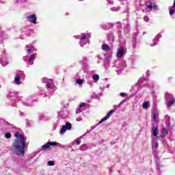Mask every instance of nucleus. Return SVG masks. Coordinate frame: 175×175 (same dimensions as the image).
<instances>
[{
  "label": "nucleus",
  "mask_w": 175,
  "mask_h": 175,
  "mask_svg": "<svg viewBox=\"0 0 175 175\" xmlns=\"http://www.w3.org/2000/svg\"><path fill=\"white\" fill-rule=\"evenodd\" d=\"M35 50V47L31 45H27L26 46V51L27 54H31V53H33V51Z\"/></svg>",
  "instance_id": "nucleus-22"
},
{
  "label": "nucleus",
  "mask_w": 175,
  "mask_h": 175,
  "mask_svg": "<svg viewBox=\"0 0 175 175\" xmlns=\"http://www.w3.org/2000/svg\"><path fill=\"white\" fill-rule=\"evenodd\" d=\"M120 9H121L120 7H113L110 10L112 12H118V10H120Z\"/></svg>",
  "instance_id": "nucleus-36"
},
{
  "label": "nucleus",
  "mask_w": 175,
  "mask_h": 175,
  "mask_svg": "<svg viewBox=\"0 0 175 175\" xmlns=\"http://www.w3.org/2000/svg\"><path fill=\"white\" fill-rule=\"evenodd\" d=\"M51 146H57V147H59L61 146V144L59 143H57V142H47L46 144H45L44 145H43L42 147H41V150L42 151H44L46 150H47Z\"/></svg>",
  "instance_id": "nucleus-7"
},
{
  "label": "nucleus",
  "mask_w": 175,
  "mask_h": 175,
  "mask_svg": "<svg viewBox=\"0 0 175 175\" xmlns=\"http://www.w3.org/2000/svg\"><path fill=\"white\" fill-rule=\"evenodd\" d=\"M170 16H173L175 14V0H174V3L172 7H169Z\"/></svg>",
  "instance_id": "nucleus-24"
},
{
  "label": "nucleus",
  "mask_w": 175,
  "mask_h": 175,
  "mask_svg": "<svg viewBox=\"0 0 175 175\" xmlns=\"http://www.w3.org/2000/svg\"><path fill=\"white\" fill-rule=\"evenodd\" d=\"M152 133H153V136H158V133H159V129H158V126H153L152 129Z\"/></svg>",
  "instance_id": "nucleus-25"
},
{
  "label": "nucleus",
  "mask_w": 175,
  "mask_h": 175,
  "mask_svg": "<svg viewBox=\"0 0 175 175\" xmlns=\"http://www.w3.org/2000/svg\"><path fill=\"white\" fill-rule=\"evenodd\" d=\"M162 38V35L161 33L157 34L154 39H153L152 42L153 43L150 44L151 47H154V46H157L158 44V42H159V39Z\"/></svg>",
  "instance_id": "nucleus-16"
},
{
  "label": "nucleus",
  "mask_w": 175,
  "mask_h": 175,
  "mask_svg": "<svg viewBox=\"0 0 175 175\" xmlns=\"http://www.w3.org/2000/svg\"><path fill=\"white\" fill-rule=\"evenodd\" d=\"M77 84H83V80L82 79H77Z\"/></svg>",
  "instance_id": "nucleus-40"
},
{
  "label": "nucleus",
  "mask_w": 175,
  "mask_h": 175,
  "mask_svg": "<svg viewBox=\"0 0 175 175\" xmlns=\"http://www.w3.org/2000/svg\"><path fill=\"white\" fill-rule=\"evenodd\" d=\"M126 102V100H123L122 101H121L118 105H113V109H111L112 111H113V113H116V111H117V109H118L119 107H121V106H122V105H124V103Z\"/></svg>",
  "instance_id": "nucleus-21"
},
{
  "label": "nucleus",
  "mask_w": 175,
  "mask_h": 175,
  "mask_svg": "<svg viewBox=\"0 0 175 175\" xmlns=\"http://www.w3.org/2000/svg\"><path fill=\"white\" fill-rule=\"evenodd\" d=\"M114 113V111L110 110L106 115L105 117H104L99 122L98 125L102 124V122L106 121V120H109L111 116Z\"/></svg>",
  "instance_id": "nucleus-18"
},
{
  "label": "nucleus",
  "mask_w": 175,
  "mask_h": 175,
  "mask_svg": "<svg viewBox=\"0 0 175 175\" xmlns=\"http://www.w3.org/2000/svg\"><path fill=\"white\" fill-rule=\"evenodd\" d=\"M92 77L94 83H98V81H99V75L95 74Z\"/></svg>",
  "instance_id": "nucleus-29"
},
{
  "label": "nucleus",
  "mask_w": 175,
  "mask_h": 175,
  "mask_svg": "<svg viewBox=\"0 0 175 175\" xmlns=\"http://www.w3.org/2000/svg\"><path fill=\"white\" fill-rule=\"evenodd\" d=\"M59 117H61V118H66V117H67L66 113H65L62 111L59 112Z\"/></svg>",
  "instance_id": "nucleus-35"
},
{
  "label": "nucleus",
  "mask_w": 175,
  "mask_h": 175,
  "mask_svg": "<svg viewBox=\"0 0 175 175\" xmlns=\"http://www.w3.org/2000/svg\"><path fill=\"white\" fill-rule=\"evenodd\" d=\"M149 105H150V102L146 101V102L143 103L142 107H143V109H148V107H150Z\"/></svg>",
  "instance_id": "nucleus-30"
},
{
  "label": "nucleus",
  "mask_w": 175,
  "mask_h": 175,
  "mask_svg": "<svg viewBox=\"0 0 175 175\" xmlns=\"http://www.w3.org/2000/svg\"><path fill=\"white\" fill-rule=\"evenodd\" d=\"M165 100L167 102V107H170L173 106L175 103V98L172 94L169 93H165Z\"/></svg>",
  "instance_id": "nucleus-6"
},
{
  "label": "nucleus",
  "mask_w": 175,
  "mask_h": 175,
  "mask_svg": "<svg viewBox=\"0 0 175 175\" xmlns=\"http://www.w3.org/2000/svg\"><path fill=\"white\" fill-rule=\"evenodd\" d=\"M72 129V124L69 122H66L65 125H63L60 131L59 135H62L66 131H70Z\"/></svg>",
  "instance_id": "nucleus-8"
},
{
  "label": "nucleus",
  "mask_w": 175,
  "mask_h": 175,
  "mask_svg": "<svg viewBox=\"0 0 175 175\" xmlns=\"http://www.w3.org/2000/svg\"><path fill=\"white\" fill-rule=\"evenodd\" d=\"M25 74L24 71H17L16 75L14 77V83L16 85H20L21 84V80H25Z\"/></svg>",
  "instance_id": "nucleus-5"
},
{
  "label": "nucleus",
  "mask_w": 175,
  "mask_h": 175,
  "mask_svg": "<svg viewBox=\"0 0 175 175\" xmlns=\"http://www.w3.org/2000/svg\"><path fill=\"white\" fill-rule=\"evenodd\" d=\"M27 21H29L33 24H36V20H38V18L36 17V15L33 14L27 15Z\"/></svg>",
  "instance_id": "nucleus-13"
},
{
  "label": "nucleus",
  "mask_w": 175,
  "mask_h": 175,
  "mask_svg": "<svg viewBox=\"0 0 175 175\" xmlns=\"http://www.w3.org/2000/svg\"><path fill=\"white\" fill-rule=\"evenodd\" d=\"M116 68L118 69V70H120V72H122V70L126 68V62H125V60L120 62Z\"/></svg>",
  "instance_id": "nucleus-12"
},
{
  "label": "nucleus",
  "mask_w": 175,
  "mask_h": 175,
  "mask_svg": "<svg viewBox=\"0 0 175 175\" xmlns=\"http://www.w3.org/2000/svg\"><path fill=\"white\" fill-rule=\"evenodd\" d=\"M5 137L6 139H10L12 137V135H10V133H7L5 134Z\"/></svg>",
  "instance_id": "nucleus-39"
},
{
  "label": "nucleus",
  "mask_w": 175,
  "mask_h": 175,
  "mask_svg": "<svg viewBox=\"0 0 175 175\" xmlns=\"http://www.w3.org/2000/svg\"><path fill=\"white\" fill-rule=\"evenodd\" d=\"M66 16H68V14H69L66 13Z\"/></svg>",
  "instance_id": "nucleus-51"
},
{
  "label": "nucleus",
  "mask_w": 175,
  "mask_h": 175,
  "mask_svg": "<svg viewBox=\"0 0 175 175\" xmlns=\"http://www.w3.org/2000/svg\"><path fill=\"white\" fill-rule=\"evenodd\" d=\"M144 21H146V23H148V21H150V18H148V16H144Z\"/></svg>",
  "instance_id": "nucleus-41"
},
{
  "label": "nucleus",
  "mask_w": 175,
  "mask_h": 175,
  "mask_svg": "<svg viewBox=\"0 0 175 175\" xmlns=\"http://www.w3.org/2000/svg\"><path fill=\"white\" fill-rule=\"evenodd\" d=\"M77 121H81V118H77Z\"/></svg>",
  "instance_id": "nucleus-46"
},
{
  "label": "nucleus",
  "mask_w": 175,
  "mask_h": 175,
  "mask_svg": "<svg viewBox=\"0 0 175 175\" xmlns=\"http://www.w3.org/2000/svg\"><path fill=\"white\" fill-rule=\"evenodd\" d=\"M169 133V131H167V129L163 128L162 129V131H161V137H166V136H167Z\"/></svg>",
  "instance_id": "nucleus-26"
},
{
  "label": "nucleus",
  "mask_w": 175,
  "mask_h": 175,
  "mask_svg": "<svg viewBox=\"0 0 175 175\" xmlns=\"http://www.w3.org/2000/svg\"><path fill=\"white\" fill-rule=\"evenodd\" d=\"M85 134H84L83 135L77 138L76 139H75L73 142H72V144H77V146H79V144H81V140H80L81 139H83V137H84Z\"/></svg>",
  "instance_id": "nucleus-23"
},
{
  "label": "nucleus",
  "mask_w": 175,
  "mask_h": 175,
  "mask_svg": "<svg viewBox=\"0 0 175 175\" xmlns=\"http://www.w3.org/2000/svg\"><path fill=\"white\" fill-rule=\"evenodd\" d=\"M124 29L125 32H129V31H131V25L129 24H124Z\"/></svg>",
  "instance_id": "nucleus-28"
},
{
  "label": "nucleus",
  "mask_w": 175,
  "mask_h": 175,
  "mask_svg": "<svg viewBox=\"0 0 175 175\" xmlns=\"http://www.w3.org/2000/svg\"><path fill=\"white\" fill-rule=\"evenodd\" d=\"M87 62H88L87 57H84L81 62V64H82L83 66H86Z\"/></svg>",
  "instance_id": "nucleus-34"
},
{
  "label": "nucleus",
  "mask_w": 175,
  "mask_h": 175,
  "mask_svg": "<svg viewBox=\"0 0 175 175\" xmlns=\"http://www.w3.org/2000/svg\"><path fill=\"white\" fill-rule=\"evenodd\" d=\"M0 63L1 64L2 66H6L8 64H9V62H8L6 55L3 53L1 57H0Z\"/></svg>",
  "instance_id": "nucleus-14"
},
{
  "label": "nucleus",
  "mask_w": 175,
  "mask_h": 175,
  "mask_svg": "<svg viewBox=\"0 0 175 175\" xmlns=\"http://www.w3.org/2000/svg\"><path fill=\"white\" fill-rule=\"evenodd\" d=\"M18 96V94H17V93L14 92H10L8 94V98L10 100H12V102H13V100H14V99H16V98Z\"/></svg>",
  "instance_id": "nucleus-20"
},
{
  "label": "nucleus",
  "mask_w": 175,
  "mask_h": 175,
  "mask_svg": "<svg viewBox=\"0 0 175 175\" xmlns=\"http://www.w3.org/2000/svg\"><path fill=\"white\" fill-rule=\"evenodd\" d=\"M102 50H103L104 51H107L110 50V46L106 44H103L102 45Z\"/></svg>",
  "instance_id": "nucleus-31"
},
{
  "label": "nucleus",
  "mask_w": 175,
  "mask_h": 175,
  "mask_svg": "<svg viewBox=\"0 0 175 175\" xmlns=\"http://www.w3.org/2000/svg\"><path fill=\"white\" fill-rule=\"evenodd\" d=\"M16 139L12 144V151L14 155L18 157H24L25 154V137L23 134L17 132L14 135Z\"/></svg>",
  "instance_id": "nucleus-1"
},
{
  "label": "nucleus",
  "mask_w": 175,
  "mask_h": 175,
  "mask_svg": "<svg viewBox=\"0 0 175 175\" xmlns=\"http://www.w3.org/2000/svg\"><path fill=\"white\" fill-rule=\"evenodd\" d=\"M120 96L124 97V96H125V95H126V93L121 92L120 94Z\"/></svg>",
  "instance_id": "nucleus-43"
},
{
  "label": "nucleus",
  "mask_w": 175,
  "mask_h": 175,
  "mask_svg": "<svg viewBox=\"0 0 175 175\" xmlns=\"http://www.w3.org/2000/svg\"><path fill=\"white\" fill-rule=\"evenodd\" d=\"M157 170H159V172H160L161 170L159 169V167H158V168H157Z\"/></svg>",
  "instance_id": "nucleus-50"
},
{
  "label": "nucleus",
  "mask_w": 175,
  "mask_h": 175,
  "mask_svg": "<svg viewBox=\"0 0 175 175\" xmlns=\"http://www.w3.org/2000/svg\"><path fill=\"white\" fill-rule=\"evenodd\" d=\"M0 121H2V119H0Z\"/></svg>",
  "instance_id": "nucleus-52"
},
{
  "label": "nucleus",
  "mask_w": 175,
  "mask_h": 175,
  "mask_svg": "<svg viewBox=\"0 0 175 175\" xmlns=\"http://www.w3.org/2000/svg\"><path fill=\"white\" fill-rule=\"evenodd\" d=\"M89 84H90V85L91 87H92V85H94V83H92V82H89Z\"/></svg>",
  "instance_id": "nucleus-48"
},
{
  "label": "nucleus",
  "mask_w": 175,
  "mask_h": 175,
  "mask_svg": "<svg viewBox=\"0 0 175 175\" xmlns=\"http://www.w3.org/2000/svg\"><path fill=\"white\" fill-rule=\"evenodd\" d=\"M79 1H83V0H79Z\"/></svg>",
  "instance_id": "nucleus-53"
},
{
  "label": "nucleus",
  "mask_w": 175,
  "mask_h": 175,
  "mask_svg": "<svg viewBox=\"0 0 175 175\" xmlns=\"http://www.w3.org/2000/svg\"><path fill=\"white\" fill-rule=\"evenodd\" d=\"M42 83H46V87L48 91L51 92H54L55 91V86L54 85V81L52 79H49L47 78H44L42 80Z\"/></svg>",
  "instance_id": "nucleus-4"
},
{
  "label": "nucleus",
  "mask_w": 175,
  "mask_h": 175,
  "mask_svg": "<svg viewBox=\"0 0 175 175\" xmlns=\"http://www.w3.org/2000/svg\"><path fill=\"white\" fill-rule=\"evenodd\" d=\"M146 6L148 8V9H154V10H159L158 5L154 4V3L146 2Z\"/></svg>",
  "instance_id": "nucleus-15"
},
{
  "label": "nucleus",
  "mask_w": 175,
  "mask_h": 175,
  "mask_svg": "<svg viewBox=\"0 0 175 175\" xmlns=\"http://www.w3.org/2000/svg\"><path fill=\"white\" fill-rule=\"evenodd\" d=\"M87 35L86 33H83L81 35L74 36L73 38L79 40V44L81 47H84L88 43Z\"/></svg>",
  "instance_id": "nucleus-3"
},
{
  "label": "nucleus",
  "mask_w": 175,
  "mask_h": 175,
  "mask_svg": "<svg viewBox=\"0 0 175 175\" xmlns=\"http://www.w3.org/2000/svg\"><path fill=\"white\" fill-rule=\"evenodd\" d=\"M26 124L28 125V124H29V120H26Z\"/></svg>",
  "instance_id": "nucleus-49"
},
{
  "label": "nucleus",
  "mask_w": 175,
  "mask_h": 175,
  "mask_svg": "<svg viewBox=\"0 0 175 175\" xmlns=\"http://www.w3.org/2000/svg\"><path fill=\"white\" fill-rule=\"evenodd\" d=\"M86 106H87V104H85L84 103H81L79 105V107L78 108H77V109H76L77 114H79V113H81V111L85 110Z\"/></svg>",
  "instance_id": "nucleus-17"
},
{
  "label": "nucleus",
  "mask_w": 175,
  "mask_h": 175,
  "mask_svg": "<svg viewBox=\"0 0 175 175\" xmlns=\"http://www.w3.org/2000/svg\"><path fill=\"white\" fill-rule=\"evenodd\" d=\"M132 47L135 49H137V42L136 40V38L133 39Z\"/></svg>",
  "instance_id": "nucleus-32"
},
{
  "label": "nucleus",
  "mask_w": 175,
  "mask_h": 175,
  "mask_svg": "<svg viewBox=\"0 0 175 175\" xmlns=\"http://www.w3.org/2000/svg\"><path fill=\"white\" fill-rule=\"evenodd\" d=\"M109 5H113V1L107 0Z\"/></svg>",
  "instance_id": "nucleus-45"
},
{
  "label": "nucleus",
  "mask_w": 175,
  "mask_h": 175,
  "mask_svg": "<svg viewBox=\"0 0 175 175\" xmlns=\"http://www.w3.org/2000/svg\"><path fill=\"white\" fill-rule=\"evenodd\" d=\"M108 40L110 43H113L114 42V34H113V33L109 32L108 33Z\"/></svg>",
  "instance_id": "nucleus-27"
},
{
  "label": "nucleus",
  "mask_w": 175,
  "mask_h": 175,
  "mask_svg": "<svg viewBox=\"0 0 175 175\" xmlns=\"http://www.w3.org/2000/svg\"><path fill=\"white\" fill-rule=\"evenodd\" d=\"M100 96V94H96V93L94 92L91 96L92 99H98Z\"/></svg>",
  "instance_id": "nucleus-33"
},
{
  "label": "nucleus",
  "mask_w": 175,
  "mask_h": 175,
  "mask_svg": "<svg viewBox=\"0 0 175 175\" xmlns=\"http://www.w3.org/2000/svg\"><path fill=\"white\" fill-rule=\"evenodd\" d=\"M152 121L154 122H157V121H158V118H157V113H153V118H152Z\"/></svg>",
  "instance_id": "nucleus-38"
},
{
  "label": "nucleus",
  "mask_w": 175,
  "mask_h": 175,
  "mask_svg": "<svg viewBox=\"0 0 175 175\" xmlns=\"http://www.w3.org/2000/svg\"><path fill=\"white\" fill-rule=\"evenodd\" d=\"M35 61V54L31 55L29 57V60L27 62V68H29V66L33 65V62Z\"/></svg>",
  "instance_id": "nucleus-19"
},
{
  "label": "nucleus",
  "mask_w": 175,
  "mask_h": 175,
  "mask_svg": "<svg viewBox=\"0 0 175 175\" xmlns=\"http://www.w3.org/2000/svg\"><path fill=\"white\" fill-rule=\"evenodd\" d=\"M125 54V48L124 46H120L118 49V52L116 54L117 58H122Z\"/></svg>",
  "instance_id": "nucleus-11"
},
{
  "label": "nucleus",
  "mask_w": 175,
  "mask_h": 175,
  "mask_svg": "<svg viewBox=\"0 0 175 175\" xmlns=\"http://www.w3.org/2000/svg\"><path fill=\"white\" fill-rule=\"evenodd\" d=\"M144 81H146V79H144V77H142L138 80L137 84L133 87V89L135 90V91H136V92L140 91V88L143 87V83H144Z\"/></svg>",
  "instance_id": "nucleus-10"
},
{
  "label": "nucleus",
  "mask_w": 175,
  "mask_h": 175,
  "mask_svg": "<svg viewBox=\"0 0 175 175\" xmlns=\"http://www.w3.org/2000/svg\"><path fill=\"white\" fill-rule=\"evenodd\" d=\"M48 166H54V165H55V163H54V161H49L47 163Z\"/></svg>",
  "instance_id": "nucleus-37"
},
{
  "label": "nucleus",
  "mask_w": 175,
  "mask_h": 175,
  "mask_svg": "<svg viewBox=\"0 0 175 175\" xmlns=\"http://www.w3.org/2000/svg\"><path fill=\"white\" fill-rule=\"evenodd\" d=\"M81 150L82 151H84V150H87V146L83 145L82 147L81 148Z\"/></svg>",
  "instance_id": "nucleus-42"
},
{
  "label": "nucleus",
  "mask_w": 175,
  "mask_h": 175,
  "mask_svg": "<svg viewBox=\"0 0 175 175\" xmlns=\"http://www.w3.org/2000/svg\"><path fill=\"white\" fill-rule=\"evenodd\" d=\"M117 67V61L111 59V55H107L104 59V68L107 70L109 68Z\"/></svg>",
  "instance_id": "nucleus-2"
},
{
  "label": "nucleus",
  "mask_w": 175,
  "mask_h": 175,
  "mask_svg": "<svg viewBox=\"0 0 175 175\" xmlns=\"http://www.w3.org/2000/svg\"><path fill=\"white\" fill-rule=\"evenodd\" d=\"M146 75H147L148 76H150V70H147V71H146Z\"/></svg>",
  "instance_id": "nucleus-47"
},
{
  "label": "nucleus",
  "mask_w": 175,
  "mask_h": 175,
  "mask_svg": "<svg viewBox=\"0 0 175 175\" xmlns=\"http://www.w3.org/2000/svg\"><path fill=\"white\" fill-rule=\"evenodd\" d=\"M158 141H157V139H153L152 144V154L154 155V157H158Z\"/></svg>",
  "instance_id": "nucleus-9"
},
{
  "label": "nucleus",
  "mask_w": 175,
  "mask_h": 175,
  "mask_svg": "<svg viewBox=\"0 0 175 175\" xmlns=\"http://www.w3.org/2000/svg\"><path fill=\"white\" fill-rule=\"evenodd\" d=\"M39 118H40V120H43V118H44V116H43V115H39Z\"/></svg>",
  "instance_id": "nucleus-44"
}]
</instances>
